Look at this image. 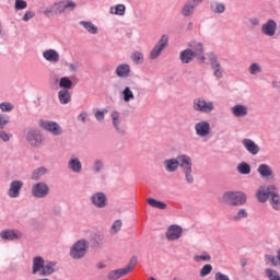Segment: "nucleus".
Segmentation results:
<instances>
[{
	"instance_id": "32",
	"label": "nucleus",
	"mask_w": 280,
	"mask_h": 280,
	"mask_svg": "<svg viewBox=\"0 0 280 280\" xmlns=\"http://www.w3.org/2000/svg\"><path fill=\"white\" fill-rule=\"evenodd\" d=\"M147 202L150 207H152L153 209H167V203L163 202V201H159L154 198H149L147 199Z\"/></svg>"
},
{
	"instance_id": "7",
	"label": "nucleus",
	"mask_w": 280,
	"mask_h": 280,
	"mask_svg": "<svg viewBox=\"0 0 280 280\" xmlns=\"http://www.w3.org/2000/svg\"><path fill=\"white\" fill-rule=\"evenodd\" d=\"M192 108L194 110H197V113L209 114L212 113V110H215V105L213 102H207L205 98L198 97L194 100Z\"/></svg>"
},
{
	"instance_id": "26",
	"label": "nucleus",
	"mask_w": 280,
	"mask_h": 280,
	"mask_svg": "<svg viewBox=\"0 0 280 280\" xmlns=\"http://www.w3.org/2000/svg\"><path fill=\"white\" fill-rule=\"evenodd\" d=\"M231 110L234 117H246V115H248V107L244 105H235Z\"/></svg>"
},
{
	"instance_id": "8",
	"label": "nucleus",
	"mask_w": 280,
	"mask_h": 280,
	"mask_svg": "<svg viewBox=\"0 0 280 280\" xmlns=\"http://www.w3.org/2000/svg\"><path fill=\"white\" fill-rule=\"evenodd\" d=\"M168 40H170V37L167 35H162L161 39L158 42V44L154 46V48L150 52L151 60H156V58L161 56V51L165 49Z\"/></svg>"
},
{
	"instance_id": "22",
	"label": "nucleus",
	"mask_w": 280,
	"mask_h": 280,
	"mask_svg": "<svg viewBox=\"0 0 280 280\" xmlns=\"http://www.w3.org/2000/svg\"><path fill=\"white\" fill-rule=\"evenodd\" d=\"M245 150H247V152H249V154H259V145H257L255 143V141L250 140V139H243L242 141Z\"/></svg>"
},
{
	"instance_id": "20",
	"label": "nucleus",
	"mask_w": 280,
	"mask_h": 280,
	"mask_svg": "<svg viewBox=\"0 0 280 280\" xmlns=\"http://www.w3.org/2000/svg\"><path fill=\"white\" fill-rule=\"evenodd\" d=\"M0 237L2 240H21L23 237V233L19 230H4L0 233Z\"/></svg>"
},
{
	"instance_id": "48",
	"label": "nucleus",
	"mask_w": 280,
	"mask_h": 280,
	"mask_svg": "<svg viewBox=\"0 0 280 280\" xmlns=\"http://www.w3.org/2000/svg\"><path fill=\"white\" fill-rule=\"evenodd\" d=\"M195 261L200 262V261H211V256L208 253H203L201 255H196L194 257Z\"/></svg>"
},
{
	"instance_id": "58",
	"label": "nucleus",
	"mask_w": 280,
	"mask_h": 280,
	"mask_svg": "<svg viewBox=\"0 0 280 280\" xmlns=\"http://www.w3.org/2000/svg\"><path fill=\"white\" fill-rule=\"evenodd\" d=\"M249 23H250V25H253V26L255 27V26L259 25V19H257V18H252V19L249 20Z\"/></svg>"
},
{
	"instance_id": "4",
	"label": "nucleus",
	"mask_w": 280,
	"mask_h": 280,
	"mask_svg": "<svg viewBox=\"0 0 280 280\" xmlns=\"http://www.w3.org/2000/svg\"><path fill=\"white\" fill-rule=\"evenodd\" d=\"M89 253V241L82 238L77 241L70 248L72 259H82Z\"/></svg>"
},
{
	"instance_id": "27",
	"label": "nucleus",
	"mask_w": 280,
	"mask_h": 280,
	"mask_svg": "<svg viewBox=\"0 0 280 280\" xmlns=\"http://www.w3.org/2000/svg\"><path fill=\"white\" fill-rule=\"evenodd\" d=\"M166 172H176L178 170V158L164 161Z\"/></svg>"
},
{
	"instance_id": "33",
	"label": "nucleus",
	"mask_w": 280,
	"mask_h": 280,
	"mask_svg": "<svg viewBox=\"0 0 280 280\" xmlns=\"http://www.w3.org/2000/svg\"><path fill=\"white\" fill-rule=\"evenodd\" d=\"M271 198V207L272 209H276V211H279L280 209V197L279 194H277V190H272V194L270 195Z\"/></svg>"
},
{
	"instance_id": "50",
	"label": "nucleus",
	"mask_w": 280,
	"mask_h": 280,
	"mask_svg": "<svg viewBox=\"0 0 280 280\" xmlns=\"http://www.w3.org/2000/svg\"><path fill=\"white\" fill-rule=\"evenodd\" d=\"M211 270H213V266L207 264L200 270V277H207V275H211Z\"/></svg>"
},
{
	"instance_id": "25",
	"label": "nucleus",
	"mask_w": 280,
	"mask_h": 280,
	"mask_svg": "<svg viewBox=\"0 0 280 280\" xmlns=\"http://www.w3.org/2000/svg\"><path fill=\"white\" fill-rule=\"evenodd\" d=\"M116 75L118 78H128L130 75V65L121 63L116 68Z\"/></svg>"
},
{
	"instance_id": "17",
	"label": "nucleus",
	"mask_w": 280,
	"mask_h": 280,
	"mask_svg": "<svg viewBox=\"0 0 280 280\" xmlns=\"http://www.w3.org/2000/svg\"><path fill=\"white\" fill-rule=\"evenodd\" d=\"M261 32L265 36H275L277 34V22L275 20H268L262 24Z\"/></svg>"
},
{
	"instance_id": "62",
	"label": "nucleus",
	"mask_w": 280,
	"mask_h": 280,
	"mask_svg": "<svg viewBox=\"0 0 280 280\" xmlns=\"http://www.w3.org/2000/svg\"><path fill=\"white\" fill-rule=\"evenodd\" d=\"M173 280H180V279H178V278H174Z\"/></svg>"
},
{
	"instance_id": "30",
	"label": "nucleus",
	"mask_w": 280,
	"mask_h": 280,
	"mask_svg": "<svg viewBox=\"0 0 280 280\" xmlns=\"http://www.w3.org/2000/svg\"><path fill=\"white\" fill-rule=\"evenodd\" d=\"M109 14H115L116 16H124L126 14V5L117 4L109 8Z\"/></svg>"
},
{
	"instance_id": "36",
	"label": "nucleus",
	"mask_w": 280,
	"mask_h": 280,
	"mask_svg": "<svg viewBox=\"0 0 280 280\" xmlns=\"http://www.w3.org/2000/svg\"><path fill=\"white\" fill-rule=\"evenodd\" d=\"M80 25H83L86 32L90 34H97V26H95V24L92 22L81 21Z\"/></svg>"
},
{
	"instance_id": "23",
	"label": "nucleus",
	"mask_w": 280,
	"mask_h": 280,
	"mask_svg": "<svg viewBox=\"0 0 280 280\" xmlns=\"http://www.w3.org/2000/svg\"><path fill=\"white\" fill-rule=\"evenodd\" d=\"M68 167L74 174H80L82 172V162H80V159L72 156L68 162Z\"/></svg>"
},
{
	"instance_id": "40",
	"label": "nucleus",
	"mask_w": 280,
	"mask_h": 280,
	"mask_svg": "<svg viewBox=\"0 0 280 280\" xmlns=\"http://www.w3.org/2000/svg\"><path fill=\"white\" fill-rule=\"evenodd\" d=\"M265 275L269 280H280V276L279 272H277V270L267 268L265 270Z\"/></svg>"
},
{
	"instance_id": "37",
	"label": "nucleus",
	"mask_w": 280,
	"mask_h": 280,
	"mask_svg": "<svg viewBox=\"0 0 280 280\" xmlns=\"http://www.w3.org/2000/svg\"><path fill=\"white\" fill-rule=\"evenodd\" d=\"M122 98L126 104L135 100V93H132V90H130V88H125V90L122 91Z\"/></svg>"
},
{
	"instance_id": "24",
	"label": "nucleus",
	"mask_w": 280,
	"mask_h": 280,
	"mask_svg": "<svg viewBox=\"0 0 280 280\" xmlns=\"http://www.w3.org/2000/svg\"><path fill=\"white\" fill-rule=\"evenodd\" d=\"M228 218L232 222H240L241 220H246V218H248V211H246V209H240L235 214H229Z\"/></svg>"
},
{
	"instance_id": "5",
	"label": "nucleus",
	"mask_w": 280,
	"mask_h": 280,
	"mask_svg": "<svg viewBox=\"0 0 280 280\" xmlns=\"http://www.w3.org/2000/svg\"><path fill=\"white\" fill-rule=\"evenodd\" d=\"M223 201L233 207H242L246 202V194L241 191H228L223 194Z\"/></svg>"
},
{
	"instance_id": "56",
	"label": "nucleus",
	"mask_w": 280,
	"mask_h": 280,
	"mask_svg": "<svg viewBox=\"0 0 280 280\" xmlns=\"http://www.w3.org/2000/svg\"><path fill=\"white\" fill-rule=\"evenodd\" d=\"M11 137L12 135L9 132L0 131V139H2V141H10Z\"/></svg>"
},
{
	"instance_id": "13",
	"label": "nucleus",
	"mask_w": 280,
	"mask_h": 280,
	"mask_svg": "<svg viewBox=\"0 0 280 280\" xmlns=\"http://www.w3.org/2000/svg\"><path fill=\"white\" fill-rule=\"evenodd\" d=\"M182 236H183V228H180V225L168 226L166 231V240H168V242L180 240Z\"/></svg>"
},
{
	"instance_id": "60",
	"label": "nucleus",
	"mask_w": 280,
	"mask_h": 280,
	"mask_svg": "<svg viewBox=\"0 0 280 280\" xmlns=\"http://www.w3.org/2000/svg\"><path fill=\"white\" fill-rule=\"evenodd\" d=\"M197 8L205 0H190Z\"/></svg>"
},
{
	"instance_id": "18",
	"label": "nucleus",
	"mask_w": 280,
	"mask_h": 280,
	"mask_svg": "<svg viewBox=\"0 0 280 280\" xmlns=\"http://www.w3.org/2000/svg\"><path fill=\"white\" fill-rule=\"evenodd\" d=\"M110 117L115 130H117L119 135H124L126 130L124 129V126H121V114H119V112H112Z\"/></svg>"
},
{
	"instance_id": "39",
	"label": "nucleus",
	"mask_w": 280,
	"mask_h": 280,
	"mask_svg": "<svg viewBox=\"0 0 280 280\" xmlns=\"http://www.w3.org/2000/svg\"><path fill=\"white\" fill-rule=\"evenodd\" d=\"M238 174H250V165L246 162H242L237 166Z\"/></svg>"
},
{
	"instance_id": "55",
	"label": "nucleus",
	"mask_w": 280,
	"mask_h": 280,
	"mask_svg": "<svg viewBox=\"0 0 280 280\" xmlns=\"http://www.w3.org/2000/svg\"><path fill=\"white\" fill-rule=\"evenodd\" d=\"M88 119L89 114H86V112H83L78 116V121H82V124H86Z\"/></svg>"
},
{
	"instance_id": "49",
	"label": "nucleus",
	"mask_w": 280,
	"mask_h": 280,
	"mask_svg": "<svg viewBox=\"0 0 280 280\" xmlns=\"http://www.w3.org/2000/svg\"><path fill=\"white\" fill-rule=\"evenodd\" d=\"M265 261H266V264H271V266H279L278 258L272 255H266Z\"/></svg>"
},
{
	"instance_id": "2",
	"label": "nucleus",
	"mask_w": 280,
	"mask_h": 280,
	"mask_svg": "<svg viewBox=\"0 0 280 280\" xmlns=\"http://www.w3.org/2000/svg\"><path fill=\"white\" fill-rule=\"evenodd\" d=\"M56 265L51 261H45L43 257H35L33 259V275H39V277H49L54 275V268Z\"/></svg>"
},
{
	"instance_id": "3",
	"label": "nucleus",
	"mask_w": 280,
	"mask_h": 280,
	"mask_svg": "<svg viewBox=\"0 0 280 280\" xmlns=\"http://www.w3.org/2000/svg\"><path fill=\"white\" fill-rule=\"evenodd\" d=\"M177 161H178V166L182 167L184 174H185V178H186V183H189L191 185V183H194V175L192 174V161L189 158V155L187 154H179L177 155Z\"/></svg>"
},
{
	"instance_id": "11",
	"label": "nucleus",
	"mask_w": 280,
	"mask_h": 280,
	"mask_svg": "<svg viewBox=\"0 0 280 280\" xmlns=\"http://www.w3.org/2000/svg\"><path fill=\"white\" fill-rule=\"evenodd\" d=\"M272 191H277V187H275V185H270L268 187L260 186L256 192V198L259 202H266V200L270 198Z\"/></svg>"
},
{
	"instance_id": "52",
	"label": "nucleus",
	"mask_w": 280,
	"mask_h": 280,
	"mask_svg": "<svg viewBox=\"0 0 280 280\" xmlns=\"http://www.w3.org/2000/svg\"><path fill=\"white\" fill-rule=\"evenodd\" d=\"M36 16V13L34 11H26L22 18V21L27 23V21H31V19H34Z\"/></svg>"
},
{
	"instance_id": "1",
	"label": "nucleus",
	"mask_w": 280,
	"mask_h": 280,
	"mask_svg": "<svg viewBox=\"0 0 280 280\" xmlns=\"http://www.w3.org/2000/svg\"><path fill=\"white\" fill-rule=\"evenodd\" d=\"M202 44L198 42H191L189 44V48L180 52L179 58L183 65H189V62H191V60H194L195 58H198L200 62H205L206 58L205 55H202Z\"/></svg>"
},
{
	"instance_id": "35",
	"label": "nucleus",
	"mask_w": 280,
	"mask_h": 280,
	"mask_svg": "<svg viewBox=\"0 0 280 280\" xmlns=\"http://www.w3.org/2000/svg\"><path fill=\"white\" fill-rule=\"evenodd\" d=\"M45 174H47V168L45 167H38L36 168L33 174H32V179L33 180H40V178H43V176H45Z\"/></svg>"
},
{
	"instance_id": "51",
	"label": "nucleus",
	"mask_w": 280,
	"mask_h": 280,
	"mask_svg": "<svg viewBox=\"0 0 280 280\" xmlns=\"http://www.w3.org/2000/svg\"><path fill=\"white\" fill-rule=\"evenodd\" d=\"M103 168H104V162H102V160H96L93 165V171L97 173V172H102Z\"/></svg>"
},
{
	"instance_id": "47",
	"label": "nucleus",
	"mask_w": 280,
	"mask_h": 280,
	"mask_svg": "<svg viewBox=\"0 0 280 280\" xmlns=\"http://www.w3.org/2000/svg\"><path fill=\"white\" fill-rule=\"evenodd\" d=\"M0 109L2 113H10L14 110V105H12V103L4 102L0 104Z\"/></svg>"
},
{
	"instance_id": "15",
	"label": "nucleus",
	"mask_w": 280,
	"mask_h": 280,
	"mask_svg": "<svg viewBox=\"0 0 280 280\" xmlns=\"http://www.w3.org/2000/svg\"><path fill=\"white\" fill-rule=\"evenodd\" d=\"M195 130L198 137H208L211 132V124L207 120H201L195 125Z\"/></svg>"
},
{
	"instance_id": "41",
	"label": "nucleus",
	"mask_w": 280,
	"mask_h": 280,
	"mask_svg": "<svg viewBox=\"0 0 280 280\" xmlns=\"http://www.w3.org/2000/svg\"><path fill=\"white\" fill-rule=\"evenodd\" d=\"M131 60L135 65H142L143 62V54L140 51H133L131 54Z\"/></svg>"
},
{
	"instance_id": "12",
	"label": "nucleus",
	"mask_w": 280,
	"mask_h": 280,
	"mask_svg": "<svg viewBox=\"0 0 280 280\" xmlns=\"http://www.w3.org/2000/svg\"><path fill=\"white\" fill-rule=\"evenodd\" d=\"M209 60H210L211 69L213 71V75L218 80L222 79L224 70L222 69V66L220 65V61H218V57L213 54H209Z\"/></svg>"
},
{
	"instance_id": "42",
	"label": "nucleus",
	"mask_w": 280,
	"mask_h": 280,
	"mask_svg": "<svg viewBox=\"0 0 280 280\" xmlns=\"http://www.w3.org/2000/svg\"><path fill=\"white\" fill-rule=\"evenodd\" d=\"M121 226H122L121 220H116L110 228V231H109L110 235H115L116 233H119V231H121Z\"/></svg>"
},
{
	"instance_id": "29",
	"label": "nucleus",
	"mask_w": 280,
	"mask_h": 280,
	"mask_svg": "<svg viewBox=\"0 0 280 280\" xmlns=\"http://www.w3.org/2000/svg\"><path fill=\"white\" fill-rule=\"evenodd\" d=\"M196 8H197V7H196L190 0H188V1L184 4V7H183V9H182V14H183L184 16H191V14H194Z\"/></svg>"
},
{
	"instance_id": "46",
	"label": "nucleus",
	"mask_w": 280,
	"mask_h": 280,
	"mask_svg": "<svg viewBox=\"0 0 280 280\" xmlns=\"http://www.w3.org/2000/svg\"><path fill=\"white\" fill-rule=\"evenodd\" d=\"M248 71L250 75H257V73H261V66L259 63H252Z\"/></svg>"
},
{
	"instance_id": "43",
	"label": "nucleus",
	"mask_w": 280,
	"mask_h": 280,
	"mask_svg": "<svg viewBox=\"0 0 280 280\" xmlns=\"http://www.w3.org/2000/svg\"><path fill=\"white\" fill-rule=\"evenodd\" d=\"M52 8H54V14H62L65 12V4L62 0L59 2H55L52 4Z\"/></svg>"
},
{
	"instance_id": "53",
	"label": "nucleus",
	"mask_w": 280,
	"mask_h": 280,
	"mask_svg": "<svg viewBox=\"0 0 280 280\" xmlns=\"http://www.w3.org/2000/svg\"><path fill=\"white\" fill-rule=\"evenodd\" d=\"M106 113H108V110H96V113L94 114L95 119H97V121H104V117L106 115Z\"/></svg>"
},
{
	"instance_id": "6",
	"label": "nucleus",
	"mask_w": 280,
	"mask_h": 280,
	"mask_svg": "<svg viewBox=\"0 0 280 280\" xmlns=\"http://www.w3.org/2000/svg\"><path fill=\"white\" fill-rule=\"evenodd\" d=\"M137 266V257L133 256L131 257V259L129 260L128 265L126 266V268H121V269H116V270H112L108 273V279L115 280V279H121V277H126L127 275H130V272H132V270H135Z\"/></svg>"
},
{
	"instance_id": "21",
	"label": "nucleus",
	"mask_w": 280,
	"mask_h": 280,
	"mask_svg": "<svg viewBox=\"0 0 280 280\" xmlns=\"http://www.w3.org/2000/svg\"><path fill=\"white\" fill-rule=\"evenodd\" d=\"M91 200L94 207H97L98 209H104V207H106V195H104V192L94 194Z\"/></svg>"
},
{
	"instance_id": "10",
	"label": "nucleus",
	"mask_w": 280,
	"mask_h": 280,
	"mask_svg": "<svg viewBox=\"0 0 280 280\" xmlns=\"http://www.w3.org/2000/svg\"><path fill=\"white\" fill-rule=\"evenodd\" d=\"M49 195V186L46 183L39 182L33 185L32 196L34 198H46Z\"/></svg>"
},
{
	"instance_id": "54",
	"label": "nucleus",
	"mask_w": 280,
	"mask_h": 280,
	"mask_svg": "<svg viewBox=\"0 0 280 280\" xmlns=\"http://www.w3.org/2000/svg\"><path fill=\"white\" fill-rule=\"evenodd\" d=\"M9 121H10V118L8 116L0 115V128H5Z\"/></svg>"
},
{
	"instance_id": "38",
	"label": "nucleus",
	"mask_w": 280,
	"mask_h": 280,
	"mask_svg": "<svg viewBox=\"0 0 280 280\" xmlns=\"http://www.w3.org/2000/svg\"><path fill=\"white\" fill-rule=\"evenodd\" d=\"M62 2H63V12H73V10L78 8V4L72 0H62Z\"/></svg>"
},
{
	"instance_id": "57",
	"label": "nucleus",
	"mask_w": 280,
	"mask_h": 280,
	"mask_svg": "<svg viewBox=\"0 0 280 280\" xmlns=\"http://www.w3.org/2000/svg\"><path fill=\"white\" fill-rule=\"evenodd\" d=\"M45 16H54V5L47 7L46 10H44Z\"/></svg>"
},
{
	"instance_id": "31",
	"label": "nucleus",
	"mask_w": 280,
	"mask_h": 280,
	"mask_svg": "<svg viewBox=\"0 0 280 280\" xmlns=\"http://www.w3.org/2000/svg\"><path fill=\"white\" fill-rule=\"evenodd\" d=\"M58 97L60 104H69V102H71V92H69V90H60Z\"/></svg>"
},
{
	"instance_id": "61",
	"label": "nucleus",
	"mask_w": 280,
	"mask_h": 280,
	"mask_svg": "<svg viewBox=\"0 0 280 280\" xmlns=\"http://www.w3.org/2000/svg\"><path fill=\"white\" fill-rule=\"evenodd\" d=\"M1 34H2V31H1V25H0V36H1Z\"/></svg>"
},
{
	"instance_id": "44",
	"label": "nucleus",
	"mask_w": 280,
	"mask_h": 280,
	"mask_svg": "<svg viewBox=\"0 0 280 280\" xmlns=\"http://www.w3.org/2000/svg\"><path fill=\"white\" fill-rule=\"evenodd\" d=\"M27 8V1L25 0H15L14 10L19 12L20 10H25Z\"/></svg>"
},
{
	"instance_id": "9",
	"label": "nucleus",
	"mask_w": 280,
	"mask_h": 280,
	"mask_svg": "<svg viewBox=\"0 0 280 280\" xmlns=\"http://www.w3.org/2000/svg\"><path fill=\"white\" fill-rule=\"evenodd\" d=\"M40 128L47 130V132H51L54 137H58V135H62V128L58 122L51 120H40L39 121Z\"/></svg>"
},
{
	"instance_id": "45",
	"label": "nucleus",
	"mask_w": 280,
	"mask_h": 280,
	"mask_svg": "<svg viewBox=\"0 0 280 280\" xmlns=\"http://www.w3.org/2000/svg\"><path fill=\"white\" fill-rule=\"evenodd\" d=\"M211 9L213 12H217L218 14H222V12H224V10H226V8L224 7L223 3H212L211 4Z\"/></svg>"
},
{
	"instance_id": "34",
	"label": "nucleus",
	"mask_w": 280,
	"mask_h": 280,
	"mask_svg": "<svg viewBox=\"0 0 280 280\" xmlns=\"http://www.w3.org/2000/svg\"><path fill=\"white\" fill-rule=\"evenodd\" d=\"M59 86L62 90L69 91L73 86V82L68 77H62L59 81Z\"/></svg>"
},
{
	"instance_id": "16",
	"label": "nucleus",
	"mask_w": 280,
	"mask_h": 280,
	"mask_svg": "<svg viewBox=\"0 0 280 280\" xmlns=\"http://www.w3.org/2000/svg\"><path fill=\"white\" fill-rule=\"evenodd\" d=\"M21 189H23V182L21 180H13L10 184V188L8 195L10 198H19L21 196Z\"/></svg>"
},
{
	"instance_id": "28",
	"label": "nucleus",
	"mask_w": 280,
	"mask_h": 280,
	"mask_svg": "<svg viewBox=\"0 0 280 280\" xmlns=\"http://www.w3.org/2000/svg\"><path fill=\"white\" fill-rule=\"evenodd\" d=\"M257 172L262 178H270L272 176V168L268 164H260Z\"/></svg>"
},
{
	"instance_id": "14",
	"label": "nucleus",
	"mask_w": 280,
	"mask_h": 280,
	"mask_svg": "<svg viewBox=\"0 0 280 280\" xmlns=\"http://www.w3.org/2000/svg\"><path fill=\"white\" fill-rule=\"evenodd\" d=\"M26 139L31 145L38 147L43 143V135L36 129H30L26 133Z\"/></svg>"
},
{
	"instance_id": "59",
	"label": "nucleus",
	"mask_w": 280,
	"mask_h": 280,
	"mask_svg": "<svg viewBox=\"0 0 280 280\" xmlns=\"http://www.w3.org/2000/svg\"><path fill=\"white\" fill-rule=\"evenodd\" d=\"M69 69H70V71H78V65H75V63H70V65H69Z\"/></svg>"
},
{
	"instance_id": "19",
	"label": "nucleus",
	"mask_w": 280,
	"mask_h": 280,
	"mask_svg": "<svg viewBox=\"0 0 280 280\" xmlns=\"http://www.w3.org/2000/svg\"><path fill=\"white\" fill-rule=\"evenodd\" d=\"M43 58L47 60V62H51L52 65H57L60 62V54L56 49H47L43 52Z\"/></svg>"
}]
</instances>
